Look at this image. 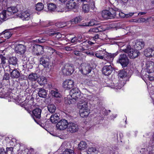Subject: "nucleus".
<instances>
[{
	"mask_svg": "<svg viewBox=\"0 0 154 154\" xmlns=\"http://www.w3.org/2000/svg\"><path fill=\"white\" fill-rule=\"evenodd\" d=\"M38 78V75L36 73L31 72L29 75L28 79L31 82H35Z\"/></svg>",
	"mask_w": 154,
	"mask_h": 154,
	"instance_id": "a878e982",
	"label": "nucleus"
},
{
	"mask_svg": "<svg viewBox=\"0 0 154 154\" xmlns=\"http://www.w3.org/2000/svg\"><path fill=\"white\" fill-rule=\"evenodd\" d=\"M63 85L64 88L69 90L73 86L74 82L72 80L67 79L64 81Z\"/></svg>",
	"mask_w": 154,
	"mask_h": 154,
	"instance_id": "dca6fc26",
	"label": "nucleus"
},
{
	"mask_svg": "<svg viewBox=\"0 0 154 154\" xmlns=\"http://www.w3.org/2000/svg\"><path fill=\"white\" fill-rule=\"evenodd\" d=\"M3 4H4L5 5V3L6 4V6L9 5L12 3V0H3L2 1Z\"/></svg>",
	"mask_w": 154,
	"mask_h": 154,
	"instance_id": "864d4df0",
	"label": "nucleus"
},
{
	"mask_svg": "<svg viewBox=\"0 0 154 154\" xmlns=\"http://www.w3.org/2000/svg\"><path fill=\"white\" fill-rule=\"evenodd\" d=\"M13 148L12 147H7L6 148V152H9L10 153H12L13 151Z\"/></svg>",
	"mask_w": 154,
	"mask_h": 154,
	"instance_id": "13d9d810",
	"label": "nucleus"
},
{
	"mask_svg": "<svg viewBox=\"0 0 154 154\" xmlns=\"http://www.w3.org/2000/svg\"><path fill=\"white\" fill-rule=\"evenodd\" d=\"M77 48L79 49L82 50V51H85L86 50L85 48H83L82 46H79V47H77Z\"/></svg>",
	"mask_w": 154,
	"mask_h": 154,
	"instance_id": "0e129e2a",
	"label": "nucleus"
},
{
	"mask_svg": "<svg viewBox=\"0 0 154 154\" xmlns=\"http://www.w3.org/2000/svg\"><path fill=\"white\" fill-rule=\"evenodd\" d=\"M9 15L7 14L6 10H4L1 13H0V19L2 22L7 20L9 18L8 17Z\"/></svg>",
	"mask_w": 154,
	"mask_h": 154,
	"instance_id": "c756f323",
	"label": "nucleus"
},
{
	"mask_svg": "<svg viewBox=\"0 0 154 154\" xmlns=\"http://www.w3.org/2000/svg\"><path fill=\"white\" fill-rule=\"evenodd\" d=\"M79 91L78 88H72L69 92L71 96H72V95H73V94H74L75 93H77V92Z\"/></svg>",
	"mask_w": 154,
	"mask_h": 154,
	"instance_id": "de8ad7c7",
	"label": "nucleus"
},
{
	"mask_svg": "<svg viewBox=\"0 0 154 154\" xmlns=\"http://www.w3.org/2000/svg\"><path fill=\"white\" fill-rule=\"evenodd\" d=\"M106 9L102 11V17L105 19H112L119 17H125V14L120 12L119 9L112 5L108 3L105 7Z\"/></svg>",
	"mask_w": 154,
	"mask_h": 154,
	"instance_id": "f257e3e1",
	"label": "nucleus"
},
{
	"mask_svg": "<svg viewBox=\"0 0 154 154\" xmlns=\"http://www.w3.org/2000/svg\"><path fill=\"white\" fill-rule=\"evenodd\" d=\"M144 55L147 57L154 56V48H148L145 50L144 53Z\"/></svg>",
	"mask_w": 154,
	"mask_h": 154,
	"instance_id": "6ab92c4d",
	"label": "nucleus"
},
{
	"mask_svg": "<svg viewBox=\"0 0 154 154\" xmlns=\"http://www.w3.org/2000/svg\"><path fill=\"white\" fill-rule=\"evenodd\" d=\"M38 89L39 90L38 92V96L41 97L46 98L47 97V91L42 88Z\"/></svg>",
	"mask_w": 154,
	"mask_h": 154,
	"instance_id": "b1692460",
	"label": "nucleus"
},
{
	"mask_svg": "<svg viewBox=\"0 0 154 154\" xmlns=\"http://www.w3.org/2000/svg\"><path fill=\"white\" fill-rule=\"evenodd\" d=\"M33 51L37 56L42 55L44 53V47L40 45H35L33 47Z\"/></svg>",
	"mask_w": 154,
	"mask_h": 154,
	"instance_id": "f8f14e48",
	"label": "nucleus"
},
{
	"mask_svg": "<svg viewBox=\"0 0 154 154\" xmlns=\"http://www.w3.org/2000/svg\"><path fill=\"white\" fill-rule=\"evenodd\" d=\"M72 47H69L68 46H66L65 47V49L66 51H70L72 50Z\"/></svg>",
	"mask_w": 154,
	"mask_h": 154,
	"instance_id": "69168bd1",
	"label": "nucleus"
},
{
	"mask_svg": "<svg viewBox=\"0 0 154 154\" xmlns=\"http://www.w3.org/2000/svg\"><path fill=\"white\" fill-rule=\"evenodd\" d=\"M74 52V54L77 56H81L82 55V53L79 51H75Z\"/></svg>",
	"mask_w": 154,
	"mask_h": 154,
	"instance_id": "6e6d98bb",
	"label": "nucleus"
},
{
	"mask_svg": "<svg viewBox=\"0 0 154 154\" xmlns=\"http://www.w3.org/2000/svg\"><path fill=\"white\" fill-rule=\"evenodd\" d=\"M40 63L45 68H48L50 63V60L48 57L44 55L40 58Z\"/></svg>",
	"mask_w": 154,
	"mask_h": 154,
	"instance_id": "9d476101",
	"label": "nucleus"
},
{
	"mask_svg": "<svg viewBox=\"0 0 154 154\" xmlns=\"http://www.w3.org/2000/svg\"><path fill=\"white\" fill-rule=\"evenodd\" d=\"M74 100L72 98L69 99H68V98H66L64 101V103L66 105H69L75 103V102Z\"/></svg>",
	"mask_w": 154,
	"mask_h": 154,
	"instance_id": "37998d69",
	"label": "nucleus"
},
{
	"mask_svg": "<svg viewBox=\"0 0 154 154\" xmlns=\"http://www.w3.org/2000/svg\"><path fill=\"white\" fill-rule=\"evenodd\" d=\"M88 147V145L86 142L84 141H81L78 144V148L80 150L85 149Z\"/></svg>",
	"mask_w": 154,
	"mask_h": 154,
	"instance_id": "2f4dec72",
	"label": "nucleus"
},
{
	"mask_svg": "<svg viewBox=\"0 0 154 154\" xmlns=\"http://www.w3.org/2000/svg\"><path fill=\"white\" fill-rule=\"evenodd\" d=\"M74 70V66L69 64H66L62 67V71L65 75H70Z\"/></svg>",
	"mask_w": 154,
	"mask_h": 154,
	"instance_id": "7ed1b4c3",
	"label": "nucleus"
},
{
	"mask_svg": "<svg viewBox=\"0 0 154 154\" xmlns=\"http://www.w3.org/2000/svg\"><path fill=\"white\" fill-rule=\"evenodd\" d=\"M53 29H52L49 30V32L48 33L49 36H53L56 35L57 34V32H53L52 31Z\"/></svg>",
	"mask_w": 154,
	"mask_h": 154,
	"instance_id": "8fccbe9b",
	"label": "nucleus"
},
{
	"mask_svg": "<svg viewBox=\"0 0 154 154\" xmlns=\"http://www.w3.org/2000/svg\"><path fill=\"white\" fill-rule=\"evenodd\" d=\"M47 108L48 111L51 113H54L56 109L55 106L52 104H49L47 106Z\"/></svg>",
	"mask_w": 154,
	"mask_h": 154,
	"instance_id": "f704fd0d",
	"label": "nucleus"
},
{
	"mask_svg": "<svg viewBox=\"0 0 154 154\" xmlns=\"http://www.w3.org/2000/svg\"><path fill=\"white\" fill-rule=\"evenodd\" d=\"M99 39V37L98 34H96L93 38V40H94L95 41H97Z\"/></svg>",
	"mask_w": 154,
	"mask_h": 154,
	"instance_id": "680f3d73",
	"label": "nucleus"
},
{
	"mask_svg": "<svg viewBox=\"0 0 154 154\" xmlns=\"http://www.w3.org/2000/svg\"><path fill=\"white\" fill-rule=\"evenodd\" d=\"M144 45V43L142 41H137L134 45V48L138 51L141 50L143 48Z\"/></svg>",
	"mask_w": 154,
	"mask_h": 154,
	"instance_id": "412c9836",
	"label": "nucleus"
},
{
	"mask_svg": "<svg viewBox=\"0 0 154 154\" xmlns=\"http://www.w3.org/2000/svg\"><path fill=\"white\" fill-rule=\"evenodd\" d=\"M89 109H80L79 113L81 117L84 118L87 117L89 114Z\"/></svg>",
	"mask_w": 154,
	"mask_h": 154,
	"instance_id": "72a5a7b5",
	"label": "nucleus"
},
{
	"mask_svg": "<svg viewBox=\"0 0 154 154\" xmlns=\"http://www.w3.org/2000/svg\"><path fill=\"white\" fill-rule=\"evenodd\" d=\"M59 117L57 113L52 114L50 118V120L53 123H57L59 121Z\"/></svg>",
	"mask_w": 154,
	"mask_h": 154,
	"instance_id": "cd10ccee",
	"label": "nucleus"
},
{
	"mask_svg": "<svg viewBox=\"0 0 154 154\" xmlns=\"http://www.w3.org/2000/svg\"><path fill=\"white\" fill-rule=\"evenodd\" d=\"M20 106L23 107L25 109L27 110L29 112V108L33 104V101L32 100L28 101V102L26 101H25L24 102H20Z\"/></svg>",
	"mask_w": 154,
	"mask_h": 154,
	"instance_id": "ddd939ff",
	"label": "nucleus"
},
{
	"mask_svg": "<svg viewBox=\"0 0 154 154\" xmlns=\"http://www.w3.org/2000/svg\"><path fill=\"white\" fill-rule=\"evenodd\" d=\"M51 93L52 95L56 97H58L60 96V94L58 92L56 91L52 90L51 91Z\"/></svg>",
	"mask_w": 154,
	"mask_h": 154,
	"instance_id": "09e8293b",
	"label": "nucleus"
},
{
	"mask_svg": "<svg viewBox=\"0 0 154 154\" xmlns=\"http://www.w3.org/2000/svg\"><path fill=\"white\" fill-rule=\"evenodd\" d=\"M0 58L1 60V63L0 64H2V67H4L5 66H6L7 64L6 63V57L2 54H0Z\"/></svg>",
	"mask_w": 154,
	"mask_h": 154,
	"instance_id": "c9c22d12",
	"label": "nucleus"
},
{
	"mask_svg": "<svg viewBox=\"0 0 154 154\" xmlns=\"http://www.w3.org/2000/svg\"><path fill=\"white\" fill-rule=\"evenodd\" d=\"M98 23L97 21L94 20H92L89 22L81 23L80 25V26H94L97 25Z\"/></svg>",
	"mask_w": 154,
	"mask_h": 154,
	"instance_id": "aec40b11",
	"label": "nucleus"
},
{
	"mask_svg": "<svg viewBox=\"0 0 154 154\" xmlns=\"http://www.w3.org/2000/svg\"><path fill=\"white\" fill-rule=\"evenodd\" d=\"M95 56L97 58L100 59L104 60V57L102 56L101 54L99 53H96L95 54Z\"/></svg>",
	"mask_w": 154,
	"mask_h": 154,
	"instance_id": "5fc2aeb1",
	"label": "nucleus"
},
{
	"mask_svg": "<svg viewBox=\"0 0 154 154\" xmlns=\"http://www.w3.org/2000/svg\"><path fill=\"white\" fill-rule=\"evenodd\" d=\"M90 7L88 4H84L82 5V11L84 13L88 12L90 10Z\"/></svg>",
	"mask_w": 154,
	"mask_h": 154,
	"instance_id": "58836bf2",
	"label": "nucleus"
},
{
	"mask_svg": "<svg viewBox=\"0 0 154 154\" xmlns=\"http://www.w3.org/2000/svg\"><path fill=\"white\" fill-rule=\"evenodd\" d=\"M3 38V36H2L1 37H0V44L4 42L5 40V39H2V38Z\"/></svg>",
	"mask_w": 154,
	"mask_h": 154,
	"instance_id": "338daca9",
	"label": "nucleus"
},
{
	"mask_svg": "<svg viewBox=\"0 0 154 154\" xmlns=\"http://www.w3.org/2000/svg\"><path fill=\"white\" fill-rule=\"evenodd\" d=\"M26 45L20 44H17L14 48L16 53L20 55L24 54L26 51Z\"/></svg>",
	"mask_w": 154,
	"mask_h": 154,
	"instance_id": "6e6552de",
	"label": "nucleus"
},
{
	"mask_svg": "<svg viewBox=\"0 0 154 154\" xmlns=\"http://www.w3.org/2000/svg\"><path fill=\"white\" fill-rule=\"evenodd\" d=\"M79 2L78 0H70L66 4V8L68 10H73L75 12L78 11Z\"/></svg>",
	"mask_w": 154,
	"mask_h": 154,
	"instance_id": "f03ea898",
	"label": "nucleus"
},
{
	"mask_svg": "<svg viewBox=\"0 0 154 154\" xmlns=\"http://www.w3.org/2000/svg\"><path fill=\"white\" fill-rule=\"evenodd\" d=\"M8 61L9 64L16 66L17 64L18 59L16 57H11L9 58Z\"/></svg>",
	"mask_w": 154,
	"mask_h": 154,
	"instance_id": "7c9ffc66",
	"label": "nucleus"
},
{
	"mask_svg": "<svg viewBox=\"0 0 154 154\" xmlns=\"http://www.w3.org/2000/svg\"><path fill=\"white\" fill-rule=\"evenodd\" d=\"M37 81L38 83L41 86L44 85L47 83V79L44 76H39Z\"/></svg>",
	"mask_w": 154,
	"mask_h": 154,
	"instance_id": "c85d7f7f",
	"label": "nucleus"
},
{
	"mask_svg": "<svg viewBox=\"0 0 154 154\" xmlns=\"http://www.w3.org/2000/svg\"><path fill=\"white\" fill-rule=\"evenodd\" d=\"M149 153L150 154H154V148H153L151 150L149 151Z\"/></svg>",
	"mask_w": 154,
	"mask_h": 154,
	"instance_id": "774afa93",
	"label": "nucleus"
},
{
	"mask_svg": "<svg viewBox=\"0 0 154 154\" xmlns=\"http://www.w3.org/2000/svg\"><path fill=\"white\" fill-rule=\"evenodd\" d=\"M97 151L95 147H91L88 149L87 153L88 154H97Z\"/></svg>",
	"mask_w": 154,
	"mask_h": 154,
	"instance_id": "ea45409f",
	"label": "nucleus"
},
{
	"mask_svg": "<svg viewBox=\"0 0 154 154\" xmlns=\"http://www.w3.org/2000/svg\"><path fill=\"white\" fill-rule=\"evenodd\" d=\"M79 42V40L78 39V37H75L72 38L71 40V43L76 44L77 42Z\"/></svg>",
	"mask_w": 154,
	"mask_h": 154,
	"instance_id": "603ef678",
	"label": "nucleus"
},
{
	"mask_svg": "<svg viewBox=\"0 0 154 154\" xmlns=\"http://www.w3.org/2000/svg\"><path fill=\"white\" fill-rule=\"evenodd\" d=\"M52 42L53 43H54V47H59L60 45H62V44L61 43H60L59 42H54L53 41H52Z\"/></svg>",
	"mask_w": 154,
	"mask_h": 154,
	"instance_id": "052dcab7",
	"label": "nucleus"
},
{
	"mask_svg": "<svg viewBox=\"0 0 154 154\" xmlns=\"http://www.w3.org/2000/svg\"><path fill=\"white\" fill-rule=\"evenodd\" d=\"M10 79V75L8 73H5L3 78V80H9Z\"/></svg>",
	"mask_w": 154,
	"mask_h": 154,
	"instance_id": "3c124183",
	"label": "nucleus"
},
{
	"mask_svg": "<svg viewBox=\"0 0 154 154\" xmlns=\"http://www.w3.org/2000/svg\"><path fill=\"white\" fill-rule=\"evenodd\" d=\"M127 54L129 58L131 59H134L138 57L140 54V52L138 50L132 48L130 47Z\"/></svg>",
	"mask_w": 154,
	"mask_h": 154,
	"instance_id": "1a4fd4ad",
	"label": "nucleus"
},
{
	"mask_svg": "<svg viewBox=\"0 0 154 154\" xmlns=\"http://www.w3.org/2000/svg\"><path fill=\"white\" fill-rule=\"evenodd\" d=\"M119 72V76L121 78H123L125 77L127 75V73L125 70H121Z\"/></svg>",
	"mask_w": 154,
	"mask_h": 154,
	"instance_id": "e433bc0d",
	"label": "nucleus"
},
{
	"mask_svg": "<svg viewBox=\"0 0 154 154\" xmlns=\"http://www.w3.org/2000/svg\"><path fill=\"white\" fill-rule=\"evenodd\" d=\"M112 71V69L111 64L106 65L103 68V73L106 75H110Z\"/></svg>",
	"mask_w": 154,
	"mask_h": 154,
	"instance_id": "2eb2a0df",
	"label": "nucleus"
},
{
	"mask_svg": "<svg viewBox=\"0 0 154 154\" xmlns=\"http://www.w3.org/2000/svg\"><path fill=\"white\" fill-rule=\"evenodd\" d=\"M81 17L78 16L72 19L71 21L73 23H77L81 21Z\"/></svg>",
	"mask_w": 154,
	"mask_h": 154,
	"instance_id": "c03bdc74",
	"label": "nucleus"
},
{
	"mask_svg": "<svg viewBox=\"0 0 154 154\" xmlns=\"http://www.w3.org/2000/svg\"><path fill=\"white\" fill-rule=\"evenodd\" d=\"M79 103L78 105V108L80 109H89L88 108V103L86 102H83V101L80 100L78 102Z\"/></svg>",
	"mask_w": 154,
	"mask_h": 154,
	"instance_id": "393cba45",
	"label": "nucleus"
},
{
	"mask_svg": "<svg viewBox=\"0 0 154 154\" xmlns=\"http://www.w3.org/2000/svg\"><path fill=\"white\" fill-rule=\"evenodd\" d=\"M71 98L74 100L75 102H78L80 100H82L81 99L82 97L81 96L80 92L79 91L77 93H75L74 94L72 95L71 96Z\"/></svg>",
	"mask_w": 154,
	"mask_h": 154,
	"instance_id": "bb28decb",
	"label": "nucleus"
},
{
	"mask_svg": "<svg viewBox=\"0 0 154 154\" xmlns=\"http://www.w3.org/2000/svg\"><path fill=\"white\" fill-rule=\"evenodd\" d=\"M134 13H131L129 14H125V17H131L134 14Z\"/></svg>",
	"mask_w": 154,
	"mask_h": 154,
	"instance_id": "e2e57ef3",
	"label": "nucleus"
},
{
	"mask_svg": "<svg viewBox=\"0 0 154 154\" xmlns=\"http://www.w3.org/2000/svg\"><path fill=\"white\" fill-rule=\"evenodd\" d=\"M0 35H2L4 37H5L8 39L10 38L12 34L10 32H3L2 33H0Z\"/></svg>",
	"mask_w": 154,
	"mask_h": 154,
	"instance_id": "a19ab883",
	"label": "nucleus"
},
{
	"mask_svg": "<svg viewBox=\"0 0 154 154\" xmlns=\"http://www.w3.org/2000/svg\"><path fill=\"white\" fill-rule=\"evenodd\" d=\"M146 69L149 73L154 72V63L150 61H148L146 63Z\"/></svg>",
	"mask_w": 154,
	"mask_h": 154,
	"instance_id": "f3484780",
	"label": "nucleus"
},
{
	"mask_svg": "<svg viewBox=\"0 0 154 154\" xmlns=\"http://www.w3.org/2000/svg\"><path fill=\"white\" fill-rule=\"evenodd\" d=\"M130 47L129 45H124L121 47L120 50L121 52L127 53Z\"/></svg>",
	"mask_w": 154,
	"mask_h": 154,
	"instance_id": "4c0bfd02",
	"label": "nucleus"
},
{
	"mask_svg": "<svg viewBox=\"0 0 154 154\" xmlns=\"http://www.w3.org/2000/svg\"><path fill=\"white\" fill-rule=\"evenodd\" d=\"M36 40V42H38L39 43H43L46 41V40L45 39L43 38H39Z\"/></svg>",
	"mask_w": 154,
	"mask_h": 154,
	"instance_id": "bf43d9fd",
	"label": "nucleus"
},
{
	"mask_svg": "<svg viewBox=\"0 0 154 154\" xmlns=\"http://www.w3.org/2000/svg\"><path fill=\"white\" fill-rule=\"evenodd\" d=\"M57 8L56 5L53 3H50L48 4V9L50 12H54Z\"/></svg>",
	"mask_w": 154,
	"mask_h": 154,
	"instance_id": "473e14b6",
	"label": "nucleus"
},
{
	"mask_svg": "<svg viewBox=\"0 0 154 154\" xmlns=\"http://www.w3.org/2000/svg\"><path fill=\"white\" fill-rule=\"evenodd\" d=\"M6 11L8 15L9 16L17 13L18 11V10L15 7H11L8 8Z\"/></svg>",
	"mask_w": 154,
	"mask_h": 154,
	"instance_id": "4be33fe9",
	"label": "nucleus"
},
{
	"mask_svg": "<svg viewBox=\"0 0 154 154\" xmlns=\"http://www.w3.org/2000/svg\"><path fill=\"white\" fill-rule=\"evenodd\" d=\"M68 125L69 127L67 129L68 131L73 133L78 131L79 127L76 124L72 122H69Z\"/></svg>",
	"mask_w": 154,
	"mask_h": 154,
	"instance_id": "4468645a",
	"label": "nucleus"
},
{
	"mask_svg": "<svg viewBox=\"0 0 154 154\" xmlns=\"http://www.w3.org/2000/svg\"><path fill=\"white\" fill-rule=\"evenodd\" d=\"M69 123L67 120L62 119H61L56 125V127L57 129L63 130L66 129L68 126Z\"/></svg>",
	"mask_w": 154,
	"mask_h": 154,
	"instance_id": "423d86ee",
	"label": "nucleus"
},
{
	"mask_svg": "<svg viewBox=\"0 0 154 154\" xmlns=\"http://www.w3.org/2000/svg\"><path fill=\"white\" fill-rule=\"evenodd\" d=\"M118 54V52H117L113 54L107 53L104 56L103 60L107 61V62H108L109 63V64H111V63L112 61L114 58Z\"/></svg>",
	"mask_w": 154,
	"mask_h": 154,
	"instance_id": "9b49d317",
	"label": "nucleus"
},
{
	"mask_svg": "<svg viewBox=\"0 0 154 154\" xmlns=\"http://www.w3.org/2000/svg\"><path fill=\"white\" fill-rule=\"evenodd\" d=\"M89 31H91L95 32H98L101 31V28L100 26L90 29Z\"/></svg>",
	"mask_w": 154,
	"mask_h": 154,
	"instance_id": "a18cd8bd",
	"label": "nucleus"
},
{
	"mask_svg": "<svg viewBox=\"0 0 154 154\" xmlns=\"http://www.w3.org/2000/svg\"><path fill=\"white\" fill-rule=\"evenodd\" d=\"M11 77L12 79L19 78L20 80H23L24 78L23 77L24 75H22L17 69H12L10 68L9 69Z\"/></svg>",
	"mask_w": 154,
	"mask_h": 154,
	"instance_id": "39448f33",
	"label": "nucleus"
},
{
	"mask_svg": "<svg viewBox=\"0 0 154 154\" xmlns=\"http://www.w3.org/2000/svg\"><path fill=\"white\" fill-rule=\"evenodd\" d=\"M74 151L70 149H66L63 152V154H74Z\"/></svg>",
	"mask_w": 154,
	"mask_h": 154,
	"instance_id": "49530a36",
	"label": "nucleus"
},
{
	"mask_svg": "<svg viewBox=\"0 0 154 154\" xmlns=\"http://www.w3.org/2000/svg\"><path fill=\"white\" fill-rule=\"evenodd\" d=\"M117 62L120 63L122 67L124 68L127 66L128 64L129 60L126 54H121L119 55Z\"/></svg>",
	"mask_w": 154,
	"mask_h": 154,
	"instance_id": "20e7f679",
	"label": "nucleus"
},
{
	"mask_svg": "<svg viewBox=\"0 0 154 154\" xmlns=\"http://www.w3.org/2000/svg\"><path fill=\"white\" fill-rule=\"evenodd\" d=\"M41 112V109L39 108H36L32 111V116L35 120V118L38 119L40 118Z\"/></svg>",
	"mask_w": 154,
	"mask_h": 154,
	"instance_id": "a211bd4d",
	"label": "nucleus"
},
{
	"mask_svg": "<svg viewBox=\"0 0 154 154\" xmlns=\"http://www.w3.org/2000/svg\"><path fill=\"white\" fill-rule=\"evenodd\" d=\"M36 10L38 11H40L43 10L44 8V5L42 3H38L36 5Z\"/></svg>",
	"mask_w": 154,
	"mask_h": 154,
	"instance_id": "79ce46f5",
	"label": "nucleus"
},
{
	"mask_svg": "<svg viewBox=\"0 0 154 154\" xmlns=\"http://www.w3.org/2000/svg\"><path fill=\"white\" fill-rule=\"evenodd\" d=\"M92 67L89 64L83 63L80 67V71L84 75L88 74L91 71Z\"/></svg>",
	"mask_w": 154,
	"mask_h": 154,
	"instance_id": "0eeeda50",
	"label": "nucleus"
},
{
	"mask_svg": "<svg viewBox=\"0 0 154 154\" xmlns=\"http://www.w3.org/2000/svg\"><path fill=\"white\" fill-rule=\"evenodd\" d=\"M19 17L23 20H29L30 18V14L27 11H23L19 15Z\"/></svg>",
	"mask_w": 154,
	"mask_h": 154,
	"instance_id": "5701e85b",
	"label": "nucleus"
},
{
	"mask_svg": "<svg viewBox=\"0 0 154 154\" xmlns=\"http://www.w3.org/2000/svg\"><path fill=\"white\" fill-rule=\"evenodd\" d=\"M0 154H7V152L3 148L0 149Z\"/></svg>",
	"mask_w": 154,
	"mask_h": 154,
	"instance_id": "4d7b16f0",
	"label": "nucleus"
}]
</instances>
